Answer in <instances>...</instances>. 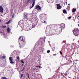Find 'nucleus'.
<instances>
[{"label":"nucleus","mask_w":79,"mask_h":79,"mask_svg":"<svg viewBox=\"0 0 79 79\" xmlns=\"http://www.w3.org/2000/svg\"><path fill=\"white\" fill-rule=\"evenodd\" d=\"M74 35L76 36H77L79 35V30L77 28H75L73 31Z\"/></svg>","instance_id":"f257e3e1"},{"label":"nucleus","mask_w":79,"mask_h":79,"mask_svg":"<svg viewBox=\"0 0 79 79\" xmlns=\"http://www.w3.org/2000/svg\"><path fill=\"white\" fill-rule=\"evenodd\" d=\"M9 61H10V62L11 64H13L14 63V62L13 61V58L11 57H10L9 58Z\"/></svg>","instance_id":"f03ea898"},{"label":"nucleus","mask_w":79,"mask_h":79,"mask_svg":"<svg viewBox=\"0 0 79 79\" xmlns=\"http://www.w3.org/2000/svg\"><path fill=\"white\" fill-rule=\"evenodd\" d=\"M35 9L37 10L38 11H40L41 9V7L39 6H37L35 8Z\"/></svg>","instance_id":"7ed1b4c3"},{"label":"nucleus","mask_w":79,"mask_h":79,"mask_svg":"<svg viewBox=\"0 0 79 79\" xmlns=\"http://www.w3.org/2000/svg\"><path fill=\"white\" fill-rule=\"evenodd\" d=\"M57 8L58 9L61 8V6H60V4H57Z\"/></svg>","instance_id":"20e7f679"},{"label":"nucleus","mask_w":79,"mask_h":79,"mask_svg":"<svg viewBox=\"0 0 79 79\" xmlns=\"http://www.w3.org/2000/svg\"><path fill=\"white\" fill-rule=\"evenodd\" d=\"M65 27V24H64L62 23L60 25V28L62 29V28H64Z\"/></svg>","instance_id":"39448f33"},{"label":"nucleus","mask_w":79,"mask_h":79,"mask_svg":"<svg viewBox=\"0 0 79 79\" xmlns=\"http://www.w3.org/2000/svg\"><path fill=\"white\" fill-rule=\"evenodd\" d=\"M0 12L2 13L3 12V9L2 6H0Z\"/></svg>","instance_id":"423d86ee"},{"label":"nucleus","mask_w":79,"mask_h":79,"mask_svg":"<svg viewBox=\"0 0 79 79\" xmlns=\"http://www.w3.org/2000/svg\"><path fill=\"white\" fill-rule=\"evenodd\" d=\"M23 24V21H20L19 22V24L20 26H22Z\"/></svg>","instance_id":"0eeeda50"},{"label":"nucleus","mask_w":79,"mask_h":79,"mask_svg":"<svg viewBox=\"0 0 79 79\" xmlns=\"http://www.w3.org/2000/svg\"><path fill=\"white\" fill-rule=\"evenodd\" d=\"M7 31L9 33H10V31H11V29H10V28L9 27H8L7 28Z\"/></svg>","instance_id":"6e6552de"},{"label":"nucleus","mask_w":79,"mask_h":79,"mask_svg":"<svg viewBox=\"0 0 79 79\" xmlns=\"http://www.w3.org/2000/svg\"><path fill=\"white\" fill-rule=\"evenodd\" d=\"M35 0H34L33 1H32V2H33L31 6L32 8L33 7H34V5H35Z\"/></svg>","instance_id":"1a4fd4ad"},{"label":"nucleus","mask_w":79,"mask_h":79,"mask_svg":"<svg viewBox=\"0 0 79 79\" xmlns=\"http://www.w3.org/2000/svg\"><path fill=\"white\" fill-rule=\"evenodd\" d=\"M11 20H10L9 21L7 22L6 23V24H9L10 23H11Z\"/></svg>","instance_id":"9d476101"},{"label":"nucleus","mask_w":79,"mask_h":79,"mask_svg":"<svg viewBox=\"0 0 79 79\" xmlns=\"http://www.w3.org/2000/svg\"><path fill=\"white\" fill-rule=\"evenodd\" d=\"M76 11V9L73 8V10L72 11L73 13H74V12H75V11Z\"/></svg>","instance_id":"9b49d317"},{"label":"nucleus","mask_w":79,"mask_h":79,"mask_svg":"<svg viewBox=\"0 0 79 79\" xmlns=\"http://www.w3.org/2000/svg\"><path fill=\"white\" fill-rule=\"evenodd\" d=\"M19 40H23V38L21 37H20L19 39Z\"/></svg>","instance_id":"f8f14e48"},{"label":"nucleus","mask_w":79,"mask_h":79,"mask_svg":"<svg viewBox=\"0 0 79 79\" xmlns=\"http://www.w3.org/2000/svg\"><path fill=\"white\" fill-rule=\"evenodd\" d=\"M1 27H2V28H6V27H7L6 26H2Z\"/></svg>","instance_id":"ddd939ff"},{"label":"nucleus","mask_w":79,"mask_h":79,"mask_svg":"<svg viewBox=\"0 0 79 79\" xmlns=\"http://www.w3.org/2000/svg\"><path fill=\"white\" fill-rule=\"evenodd\" d=\"M25 21H26V22H27V23H28V21H29V20H28V19H25Z\"/></svg>","instance_id":"4468645a"},{"label":"nucleus","mask_w":79,"mask_h":79,"mask_svg":"<svg viewBox=\"0 0 79 79\" xmlns=\"http://www.w3.org/2000/svg\"><path fill=\"white\" fill-rule=\"evenodd\" d=\"M6 58V56H3L1 58L2 59H5Z\"/></svg>","instance_id":"2eb2a0df"},{"label":"nucleus","mask_w":79,"mask_h":79,"mask_svg":"<svg viewBox=\"0 0 79 79\" xmlns=\"http://www.w3.org/2000/svg\"><path fill=\"white\" fill-rule=\"evenodd\" d=\"M1 66L2 67H5V64H4L3 63H2L1 64Z\"/></svg>","instance_id":"dca6fc26"},{"label":"nucleus","mask_w":79,"mask_h":79,"mask_svg":"<svg viewBox=\"0 0 79 79\" xmlns=\"http://www.w3.org/2000/svg\"><path fill=\"white\" fill-rule=\"evenodd\" d=\"M63 12L64 13H66V10H63Z\"/></svg>","instance_id":"f3484780"},{"label":"nucleus","mask_w":79,"mask_h":79,"mask_svg":"<svg viewBox=\"0 0 79 79\" xmlns=\"http://www.w3.org/2000/svg\"><path fill=\"white\" fill-rule=\"evenodd\" d=\"M28 73H27V76H28V77L29 79H30V78H29V74L28 75Z\"/></svg>","instance_id":"a211bd4d"},{"label":"nucleus","mask_w":79,"mask_h":79,"mask_svg":"<svg viewBox=\"0 0 79 79\" xmlns=\"http://www.w3.org/2000/svg\"><path fill=\"white\" fill-rule=\"evenodd\" d=\"M21 62L22 63H24V61L23 60H21Z\"/></svg>","instance_id":"6ab92c4d"},{"label":"nucleus","mask_w":79,"mask_h":79,"mask_svg":"<svg viewBox=\"0 0 79 79\" xmlns=\"http://www.w3.org/2000/svg\"><path fill=\"white\" fill-rule=\"evenodd\" d=\"M31 0H27V3H29L30 1H31Z\"/></svg>","instance_id":"aec40b11"},{"label":"nucleus","mask_w":79,"mask_h":79,"mask_svg":"<svg viewBox=\"0 0 79 79\" xmlns=\"http://www.w3.org/2000/svg\"><path fill=\"white\" fill-rule=\"evenodd\" d=\"M50 51L49 50H48V51H47V53H50Z\"/></svg>","instance_id":"412c9836"},{"label":"nucleus","mask_w":79,"mask_h":79,"mask_svg":"<svg viewBox=\"0 0 79 79\" xmlns=\"http://www.w3.org/2000/svg\"><path fill=\"white\" fill-rule=\"evenodd\" d=\"M60 53L61 55H62V52H61V51H60Z\"/></svg>","instance_id":"4be33fe9"},{"label":"nucleus","mask_w":79,"mask_h":79,"mask_svg":"<svg viewBox=\"0 0 79 79\" xmlns=\"http://www.w3.org/2000/svg\"><path fill=\"white\" fill-rule=\"evenodd\" d=\"M71 17H68V19H71Z\"/></svg>","instance_id":"5701e85b"},{"label":"nucleus","mask_w":79,"mask_h":79,"mask_svg":"<svg viewBox=\"0 0 79 79\" xmlns=\"http://www.w3.org/2000/svg\"><path fill=\"white\" fill-rule=\"evenodd\" d=\"M17 59H18V60H19V57L18 56L17 57Z\"/></svg>","instance_id":"b1692460"},{"label":"nucleus","mask_w":79,"mask_h":79,"mask_svg":"<svg viewBox=\"0 0 79 79\" xmlns=\"http://www.w3.org/2000/svg\"><path fill=\"white\" fill-rule=\"evenodd\" d=\"M64 74H65V76H66L68 75V74H67V73H65Z\"/></svg>","instance_id":"393cba45"},{"label":"nucleus","mask_w":79,"mask_h":79,"mask_svg":"<svg viewBox=\"0 0 79 79\" xmlns=\"http://www.w3.org/2000/svg\"><path fill=\"white\" fill-rule=\"evenodd\" d=\"M38 67H39V68H42V67H40L41 66L40 65H39Z\"/></svg>","instance_id":"a878e982"},{"label":"nucleus","mask_w":79,"mask_h":79,"mask_svg":"<svg viewBox=\"0 0 79 79\" xmlns=\"http://www.w3.org/2000/svg\"><path fill=\"white\" fill-rule=\"evenodd\" d=\"M23 74H22V75H21V77H23Z\"/></svg>","instance_id":"bb28decb"},{"label":"nucleus","mask_w":79,"mask_h":79,"mask_svg":"<svg viewBox=\"0 0 79 79\" xmlns=\"http://www.w3.org/2000/svg\"><path fill=\"white\" fill-rule=\"evenodd\" d=\"M14 16H15V15H13V16H12V18H14Z\"/></svg>","instance_id":"cd10ccee"},{"label":"nucleus","mask_w":79,"mask_h":79,"mask_svg":"<svg viewBox=\"0 0 79 79\" xmlns=\"http://www.w3.org/2000/svg\"><path fill=\"white\" fill-rule=\"evenodd\" d=\"M44 23H46V22H45V21L44 20Z\"/></svg>","instance_id":"c85d7f7f"},{"label":"nucleus","mask_w":79,"mask_h":79,"mask_svg":"<svg viewBox=\"0 0 79 79\" xmlns=\"http://www.w3.org/2000/svg\"><path fill=\"white\" fill-rule=\"evenodd\" d=\"M27 17V15H25V18H26Z\"/></svg>","instance_id":"c756f323"},{"label":"nucleus","mask_w":79,"mask_h":79,"mask_svg":"<svg viewBox=\"0 0 79 79\" xmlns=\"http://www.w3.org/2000/svg\"><path fill=\"white\" fill-rule=\"evenodd\" d=\"M35 67H36V68H38V66H36Z\"/></svg>","instance_id":"7c9ffc66"},{"label":"nucleus","mask_w":79,"mask_h":79,"mask_svg":"<svg viewBox=\"0 0 79 79\" xmlns=\"http://www.w3.org/2000/svg\"><path fill=\"white\" fill-rule=\"evenodd\" d=\"M78 26H79V24H78Z\"/></svg>","instance_id":"2f4dec72"},{"label":"nucleus","mask_w":79,"mask_h":79,"mask_svg":"<svg viewBox=\"0 0 79 79\" xmlns=\"http://www.w3.org/2000/svg\"><path fill=\"white\" fill-rule=\"evenodd\" d=\"M70 5V4H69L68 5Z\"/></svg>","instance_id":"473e14b6"},{"label":"nucleus","mask_w":79,"mask_h":79,"mask_svg":"<svg viewBox=\"0 0 79 79\" xmlns=\"http://www.w3.org/2000/svg\"><path fill=\"white\" fill-rule=\"evenodd\" d=\"M1 33H2V34H3V32H1Z\"/></svg>","instance_id":"72a5a7b5"},{"label":"nucleus","mask_w":79,"mask_h":79,"mask_svg":"<svg viewBox=\"0 0 79 79\" xmlns=\"http://www.w3.org/2000/svg\"><path fill=\"white\" fill-rule=\"evenodd\" d=\"M63 74L62 73H61V75H62Z\"/></svg>","instance_id":"f704fd0d"},{"label":"nucleus","mask_w":79,"mask_h":79,"mask_svg":"<svg viewBox=\"0 0 79 79\" xmlns=\"http://www.w3.org/2000/svg\"><path fill=\"white\" fill-rule=\"evenodd\" d=\"M21 71H23V70H22Z\"/></svg>","instance_id":"c9c22d12"},{"label":"nucleus","mask_w":79,"mask_h":79,"mask_svg":"<svg viewBox=\"0 0 79 79\" xmlns=\"http://www.w3.org/2000/svg\"><path fill=\"white\" fill-rule=\"evenodd\" d=\"M19 73H21V72H19Z\"/></svg>","instance_id":"e433bc0d"},{"label":"nucleus","mask_w":79,"mask_h":79,"mask_svg":"<svg viewBox=\"0 0 79 79\" xmlns=\"http://www.w3.org/2000/svg\"><path fill=\"white\" fill-rule=\"evenodd\" d=\"M66 4H67V2H66Z\"/></svg>","instance_id":"4c0bfd02"},{"label":"nucleus","mask_w":79,"mask_h":79,"mask_svg":"<svg viewBox=\"0 0 79 79\" xmlns=\"http://www.w3.org/2000/svg\"><path fill=\"white\" fill-rule=\"evenodd\" d=\"M0 22H1V20H0Z\"/></svg>","instance_id":"58836bf2"}]
</instances>
